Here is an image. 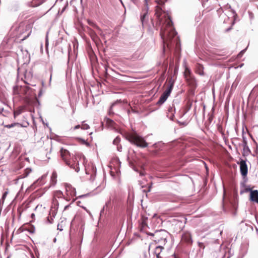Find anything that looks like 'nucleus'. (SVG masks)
Returning a JSON list of instances; mask_svg holds the SVG:
<instances>
[{"instance_id":"obj_1","label":"nucleus","mask_w":258,"mask_h":258,"mask_svg":"<svg viewBox=\"0 0 258 258\" xmlns=\"http://www.w3.org/2000/svg\"><path fill=\"white\" fill-rule=\"evenodd\" d=\"M165 18V22L160 31V35L164 43V49H165V45L168 48L170 47L171 40L177 34L173 28V22L170 17L166 15Z\"/></svg>"},{"instance_id":"obj_2","label":"nucleus","mask_w":258,"mask_h":258,"mask_svg":"<svg viewBox=\"0 0 258 258\" xmlns=\"http://www.w3.org/2000/svg\"><path fill=\"white\" fill-rule=\"evenodd\" d=\"M193 242L191 233L187 231H183L181 235L180 242L176 248L180 252H186L190 250Z\"/></svg>"},{"instance_id":"obj_3","label":"nucleus","mask_w":258,"mask_h":258,"mask_svg":"<svg viewBox=\"0 0 258 258\" xmlns=\"http://www.w3.org/2000/svg\"><path fill=\"white\" fill-rule=\"evenodd\" d=\"M60 152L61 157L62 160L66 162V164L74 169L76 172H79L80 167L78 158L75 157L74 158H73L71 160H70V153L66 149H61Z\"/></svg>"},{"instance_id":"obj_4","label":"nucleus","mask_w":258,"mask_h":258,"mask_svg":"<svg viewBox=\"0 0 258 258\" xmlns=\"http://www.w3.org/2000/svg\"><path fill=\"white\" fill-rule=\"evenodd\" d=\"M126 139L132 144L140 148H145L148 146L145 139L136 133L127 134Z\"/></svg>"},{"instance_id":"obj_5","label":"nucleus","mask_w":258,"mask_h":258,"mask_svg":"<svg viewBox=\"0 0 258 258\" xmlns=\"http://www.w3.org/2000/svg\"><path fill=\"white\" fill-rule=\"evenodd\" d=\"M184 77L188 85L190 87V93L192 95L194 94L195 89L197 87V83L195 77L191 74L190 70L185 67L184 72Z\"/></svg>"},{"instance_id":"obj_6","label":"nucleus","mask_w":258,"mask_h":258,"mask_svg":"<svg viewBox=\"0 0 258 258\" xmlns=\"http://www.w3.org/2000/svg\"><path fill=\"white\" fill-rule=\"evenodd\" d=\"M33 27V22H29L25 26L23 24L19 27V30L20 33L18 35L19 38H22L21 41H24L31 34L32 32V29Z\"/></svg>"},{"instance_id":"obj_7","label":"nucleus","mask_w":258,"mask_h":258,"mask_svg":"<svg viewBox=\"0 0 258 258\" xmlns=\"http://www.w3.org/2000/svg\"><path fill=\"white\" fill-rule=\"evenodd\" d=\"M83 164L85 167L86 174L89 176L88 177L86 178L87 179L93 180L96 171L94 165L91 162H89L85 157L83 158Z\"/></svg>"},{"instance_id":"obj_8","label":"nucleus","mask_w":258,"mask_h":258,"mask_svg":"<svg viewBox=\"0 0 258 258\" xmlns=\"http://www.w3.org/2000/svg\"><path fill=\"white\" fill-rule=\"evenodd\" d=\"M31 92V89L26 86H16L13 88L14 94L18 95L20 97L25 96L26 100L28 99V97L30 95Z\"/></svg>"},{"instance_id":"obj_9","label":"nucleus","mask_w":258,"mask_h":258,"mask_svg":"<svg viewBox=\"0 0 258 258\" xmlns=\"http://www.w3.org/2000/svg\"><path fill=\"white\" fill-rule=\"evenodd\" d=\"M174 85V82L173 81L170 80L169 81V84L168 85V87L166 88V90L163 93L162 95L160 96L158 102L157 104L161 105L167 99V98L170 95L171 92L173 89Z\"/></svg>"},{"instance_id":"obj_10","label":"nucleus","mask_w":258,"mask_h":258,"mask_svg":"<svg viewBox=\"0 0 258 258\" xmlns=\"http://www.w3.org/2000/svg\"><path fill=\"white\" fill-rule=\"evenodd\" d=\"M63 195L60 190H57L54 192L52 198V206L54 209H57L59 206L58 200H63Z\"/></svg>"},{"instance_id":"obj_11","label":"nucleus","mask_w":258,"mask_h":258,"mask_svg":"<svg viewBox=\"0 0 258 258\" xmlns=\"http://www.w3.org/2000/svg\"><path fill=\"white\" fill-rule=\"evenodd\" d=\"M65 188L66 194L67 195L66 198V200L67 201H70L71 199H72L73 201H74L75 200L74 197L76 196V194L75 189L72 187L71 185L67 184L65 185Z\"/></svg>"},{"instance_id":"obj_12","label":"nucleus","mask_w":258,"mask_h":258,"mask_svg":"<svg viewBox=\"0 0 258 258\" xmlns=\"http://www.w3.org/2000/svg\"><path fill=\"white\" fill-rule=\"evenodd\" d=\"M80 221V217L79 215H77L75 216L74 219L71 222V232H72L73 230H75L77 228V231L79 233L81 231V228L79 227V224Z\"/></svg>"},{"instance_id":"obj_13","label":"nucleus","mask_w":258,"mask_h":258,"mask_svg":"<svg viewBox=\"0 0 258 258\" xmlns=\"http://www.w3.org/2000/svg\"><path fill=\"white\" fill-rule=\"evenodd\" d=\"M237 163L240 166V171L241 175L243 177L246 176L248 172V168L246 161L243 159H241L240 162H237Z\"/></svg>"},{"instance_id":"obj_14","label":"nucleus","mask_w":258,"mask_h":258,"mask_svg":"<svg viewBox=\"0 0 258 258\" xmlns=\"http://www.w3.org/2000/svg\"><path fill=\"white\" fill-rule=\"evenodd\" d=\"M148 220L147 217L145 216H142L140 221H139V228L141 231L146 232L148 226Z\"/></svg>"},{"instance_id":"obj_15","label":"nucleus","mask_w":258,"mask_h":258,"mask_svg":"<svg viewBox=\"0 0 258 258\" xmlns=\"http://www.w3.org/2000/svg\"><path fill=\"white\" fill-rule=\"evenodd\" d=\"M250 200L252 202L258 203V191L257 190L250 191Z\"/></svg>"},{"instance_id":"obj_16","label":"nucleus","mask_w":258,"mask_h":258,"mask_svg":"<svg viewBox=\"0 0 258 258\" xmlns=\"http://www.w3.org/2000/svg\"><path fill=\"white\" fill-rule=\"evenodd\" d=\"M24 78H22V79L24 81V82L26 84H28L27 82V81L30 80L32 77V75L30 73V72H28L26 70H25L24 72Z\"/></svg>"},{"instance_id":"obj_17","label":"nucleus","mask_w":258,"mask_h":258,"mask_svg":"<svg viewBox=\"0 0 258 258\" xmlns=\"http://www.w3.org/2000/svg\"><path fill=\"white\" fill-rule=\"evenodd\" d=\"M90 36L91 38H92V40L96 43V44L97 45L99 41V39L96 34L92 30H91L89 33Z\"/></svg>"},{"instance_id":"obj_18","label":"nucleus","mask_w":258,"mask_h":258,"mask_svg":"<svg viewBox=\"0 0 258 258\" xmlns=\"http://www.w3.org/2000/svg\"><path fill=\"white\" fill-rule=\"evenodd\" d=\"M25 107L24 106H19L17 109L14 111V117L15 118H16L17 116L21 114L24 110Z\"/></svg>"},{"instance_id":"obj_19","label":"nucleus","mask_w":258,"mask_h":258,"mask_svg":"<svg viewBox=\"0 0 258 258\" xmlns=\"http://www.w3.org/2000/svg\"><path fill=\"white\" fill-rule=\"evenodd\" d=\"M88 53L91 61L93 62L95 61L96 60L97 58L91 48H89L88 49Z\"/></svg>"},{"instance_id":"obj_20","label":"nucleus","mask_w":258,"mask_h":258,"mask_svg":"<svg viewBox=\"0 0 258 258\" xmlns=\"http://www.w3.org/2000/svg\"><path fill=\"white\" fill-rule=\"evenodd\" d=\"M145 9L143 10V11L144 12V13L141 17V20L142 23H143V22L146 17V15L147 14L148 9V5L147 4V0H145Z\"/></svg>"},{"instance_id":"obj_21","label":"nucleus","mask_w":258,"mask_h":258,"mask_svg":"<svg viewBox=\"0 0 258 258\" xmlns=\"http://www.w3.org/2000/svg\"><path fill=\"white\" fill-rule=\"evenodd\" d=\"M154 241L156 243H159L162 241H163L164 242H165L166 241V238L165 237H164L163 236L160 237L159 233H157L155 235V239Z\"/></svg>"},{"instance_id":"obj_22","label":"nucleus","mask_w":258,"mask_h":258,"mask_svg":"<svg viewBox=\"0 0 258 258\" xmlns=\"http://www.w3.org/2000/svg\"><path fill=\"white\" fill-rule=\"evenodd\" d=\"M57 182V174L55 172H53L51 176V184L55 185Z\"/></svg>"},{"instance_id":"obj_23","label":"nucleus","mask_w":258,"mask_h":258,"mask_svg":"<svg viewBox=\"0 0 258 258\" xmlns=\"http://www.w3.org/2000/svg\"><path fill=\"white\" fill-rule=\"evenodd\" d=\"M55 209L54 210H51V213H50V215H51V213L52 214V216H50V217L48 216L47 217V221L49 223H52L53 222V217H54V215H55V214H56L55 210L56 209Z\"/></svg>"},{"instance_id":"obj_24","label":"nucleus","mask_w":258,"mask_h":258,"mask_svg":"<svg viewBox=\"0 0 258 258\" xmlns=\"http://www.w3.org/2000/svg\"><path fill=\"white\" fill-rule=\"evenodd\" d=\"M4 125V127H6V128H10L11 127H14V126H21L22 127V125L21 124H20V123H18V122H15V123H13L12 124H7V125Z\"/></svg>"},{"instance_id":"obj_25","label":"nucleus","mask_w":258,"mask_h":258,"mask_svg":"<svg viewBox=\"0 0 258 258\" xmlns=\"http://www.w3.org/2000/svg\"><path fill=\"white\" fill-rule=\"evenodd\" d=\"M155 11H156L155 15L158 19H159L160 17L161 16V15L162 14V9L160 7L157 6Z\"/></svg>"},{"instance_id":"obj_26","label":"nucleus","mask_w":258,"mask_h":258,"mask_svg":"<svg viewBox=\"0 0 258 258\" xmlns=\"http://www.w3.org/2000/svg\"><path fill=\"white\" fill-rule=\"evenodd\" d=\"M197 73L200 75H204L203 67L202 65L198 64L197 68Z\"/></svg>"},{"instance_id":"obj_27","label":"nucleus","mask_w":258,"mask_h":258,"mask_svg":"<svg viewBox=\"0 0 258 258\" xmlns=\"http://www.w3.org/2000/svg\"><path fill=\"white\" fill-rule=\"evenodd\" d=\"M164 249V247L162 246H158L155 248V254H160L162 250Z\"/></svg>"},{"instance_id":"obj_28","label":"nucleus","mask_w":258,"mask_h":258,"mask_svg":"<svg viewBox=\"0 0 258 258\" xmlns=\"http://www.w3.org/2000/svg\"><path fill=\"white\" fill-rule=\"evenodd\" d=\"M120 142V138L118 136L116 137L113 140V143L114 145L118 146L119 143Z\"/></svg>"},{"instance_id":"obj_29","label":"nucleus","mask_w":258,"mask_h":258,"mask_svg":"<svg viewBox=\"0 0 258 258\" xmlns=\"http://www.w3.org/2000/svg\"><path fill=\"white\" fill-rule=\"evenodd\" d=\"M89 128V125L86 123L85 121L82 122V130H87Z\"/></svg>"},{"instance_id":"obj_30","label":"nucleus","mask_w":258,"mask_h":258,"mask_svg":"<svg viewBox=\"0 0 258 258\" xmlns=\"http://www.w3.org/2000/svg\"><path fill=\"white\" fill-rule=\"evenodd\" d=\"M106 122L107 124H108L109 125H110V126H113L114 123V122L112 120H111V119H109V118L106 119Z\"/></svg>"},{"instance_id":"obj_31","label":"nucleus","mask_w":258,"mask_h":258,"mask_svg":"<svg viewBox=\"0 0 258 258\" xmlns=\"http://www.w3.org/2000/svg\"><path fill=\"white\" fill-rule=\"evenodd\" d=\"M24 208H23V206H21L18 207L17 212L19 214V216H21V215L22 212L24 211Z\"/></svg>"},{"instance_id":"obj_32","label":"nucleus","mask_w":258,"mask_h":258,"mask_svg":"<svg viewBox=\"0 0 258 258\" xmlns=\"http://www.w3.org/2000/svg\"><path fill=\"white\" fill-rule=\"evenodd\" d=\"M88 23L89 25L99 29V27L92 21L90 20H87Z\"/></svg>"},{"instance_id":"obj_33","label":"nucleus","mask_w":258,"mask_h":258,"mask_svg":"<svg viewBox=\"0 0 258 258\" xmlns=\"http://www.w3.org/2000/svg\"><path fill=\"white\" fill-rule=\"evenodd\" d=\"M243 147L244 150H248V147L247 145V142L245 139H243Z\"/></svg>"},{"instance_id":"obj_34","label":"nucleus","mask_w":258,"mask_h":258,"mask_svg":"<svg viewBox=\"0 0 258 258\" xmlns=\"http://www.w3.org/2000/svg\"><path fill=\"white\" fill-rule=\"evenodd\" d=\"M192 103L190 101H188L186 106V111H188L191 108Z\"/></svg>"},{"instance_id":"obj_35","label":"nucleus","mask_w":258,"mask_h":258,"mask_svg":"<svg viewBox=\"0 0 258 258\" xmlns=\"http://www.w3.org/2000/svg\"><path fill=\"white\" fill-rule=\"evenodd\" d=\"M156 2L159 5H163L165 3L166 0H155Z\"/></svg>"},{"instance_id":"obj_36","label":"nucleus","mask_w":258,"mask_h":258,"mask_svg":"<svg viewBox=\"0 0 258 258\" xmlns=\"http://www.w3.org/2000/svg\"><path fill=\"white\" fill-rule=\"evenodd\" d=\"M26 229L24 226L21 227L20 228L18 229V232H22L24 230Z\"/></svg>"},{"instance_id":"obj_37","label":"nucleus","mask_w":258,"mask_h":258,"mask_svg":"<svg viewBox=\"0 0 258 258\" xmlns=\"http://www.w3.org/2000/svg\"><path fill=\"white\" fill-rule=\"evenodd\" d=\"M198 245L200 248H205V245H204V243H203V242H199Z\"/></svg>"},{"instance_id":"obj_38","label":"nucleus","mask_w":258,"mask_h":258,"mask_svg":"<svg viewBox=\"0 0 258 258\" xmlns=\"http://www.w3.org/2000/svg\"><path fill=\"white\" fill-rule=\"evenodd\" d=\"M81 142H82V144H85L87 146H89V143L86 142L84 140L82 139Z\"/></svg>"},{"instance_id":"obj_39","label":"nucleus","mask_w":258,"mask_h":258,"mask_svg":"<svg viewBox=\"0 0 258 258\" xmlns=\"http://www.w3.org/2000/svg\"><path fill=\"white\" fill-rule=\"evenodd\" d=\"M217 11L218 14H221L223 12V9L221 7L218 10H217Z\"/></svg>"},{"instance_id":"obj_40","label":"nucleus","mask_w":258,"mask_h":258,"mask_svg":"<svg viewBox=\"0 0 258 258\" xmlns=\"http://www.w3.org/2000/svg\"><path fill=\"white\" fill-rule=\"evenodd\" d=\"M207 9H208V12H209V11L212 10L213 9H214V7L213 6H210L209 7H207Z\"/></svg>"},{"instance_id":"obj_41","label":"nucleus","mask_w":258,"mask_h":258,"mask_svg":"<svg viewBox=\"0 0 258 258\" xmlns=\"http://www.w3.org/2000/svg\"><path fill=\"white\" fill-rule=\"evenodd\" d=\"M209 1V2H210V3H211V2H210V0H207V2H205V3L203 2V6L204 7H206V6H207V3H208Z\"/></svg>"},{"instance_id":"obj_42","label":"nucleus","mask_w":258,"mask_h":258,"mask_svg":"<svg viewBox=\"0 0 258 258\" xmlns=\"http://www.w3.org/2000/svg\"><path fill=\"white\" fill-rule=\"evenodd\" d=\"M61 227H62L61 224V223L58 224L57 225L58 229H59L60 231L62 230V229L61 228Z\"/></svg>"},{"instance_id":"obj_43","label":"nucleus","mask_w":258,"mask_h":258,"mask_svg":"<svg viewBox=\"0 0 258 258\" xmlns=\"http://www.w3.org/2000/svg\"><path fill=\"white\" fill-rule=\"evenodd\" d=\"M80 127V125H76L74 128V130H75V129H77V128H79Z\"/></svg>"},{"instance_id":"obj_44","label":"nucleus","mask_w":258,"mask_h":258,"mask_svg":"<svg viewBox=\"0 0 258 258\" xmlns=\"http://www.w3.org/2000/svg\"><path fill=\"white\" fill-rule=\"evenodd\" d=\"M157 258H162L160 254H156Z\"/></svg>"},{"instance_id":"obj_45","label":"nucleus","mask_w":258,"mask_h":258,"mask_svg":"<svg viewBox=\"0 0 258 258\" xmlns=\"http://www.w3.org/2000/svg\"><path fill=\"white\" fill-rule=\"evenodd\" d=\"M121 149V147L120 146L119 147L118 146H117V149L118 151H121L120 149Z\"/></svg>"},{"instance_id":"obj_46","label":"nucleus","mask_w":258,"mask_h":258,"mask_svg":"<svg viewBox=\"0 0 258 258\" xmlns=\"http://www.w3.org/2000/svg\"><path fill=\"white\" fill-rule=\"evenodd\" d=\"M174 258H179V257H178L177 255H176L175 254L174 255Z\"/></svg>"},{"instance_id":"obj_47","label":"nucleus","mask_w":258,"mask_h":258,"mask_svg":"<svg viewBox=\"0 0 258 258\" xmlns=\"http://www.w3.org/2000/svg\"><path fill=\"white\" fill-rule=\"evenodd\" d=\"M6 194H7V192H5L4 195H3V198L5 197V196H6Z\"/></svg>"},{"instance_id":"obj_48","label":"nucleus","mask_w":258,"mask_h":258,"mask_svg":"<svg viewBox=\"0 0 258 258\" xmlns=\"http://www.w3.org/2000/svg\"><path fill=\"white\" fill-rule=\"evenodd\" d=\"M29 231H30L31 232L33 233L34 232V230H29Z\"/></svg>"},{"instance_id":"obj_49","label":"nucleus","mask_w":258,"mask_h":258,"mask_svg":"<svg viewBox=\"0 0 258 258\" xmlns=\"http://www.w3.org/2000/svg\"><path fill=\"white\" fill-rule=\"evenodd\" d=\"M79 203H80V202H79V201L77 202V204H78V205H79Z\"/></svg>"},{"instance_id":"obj_50","label":"nucleus","mask_w":258,"mask_h":258,"mask_svg":"<svg viewBox=\"0 0 258 258\" xmlns=\"http://www.w3.org/2000/svg\"><path fill=\"white\" fill-rule=\"evenodd\" d=\"M85 196V195H82L81 197L82 198V197H84Z\"/></svg>"},{"instance_id":"obj_51","label":"nucleus","mask_w":258,"mask_h":258,"mask_svg":"<svg viewBox=\"0 0 258 258\" xmlns=\"http://www.w3.org/2000/svg\"><path fill=\"white\" fill-rule=\"evenodd\" d=\"M92 132H90V133H89V134H90V135H91V134H92Z\"/></svg>"},{"instance_id":"obj_52","label":"nucleus","mask_w":258,"mask_h":258,"mask_svg":"<svg viewBox=\"0 0 258 258\" xmlns=\"http://www.w3.org/2000/svg\"><path fill=\"white\" fill-rule=\"evenodd\" d=\"M227 258H230V257H229V256H228V257H227Z\"/></svg>"}]
</instances>
